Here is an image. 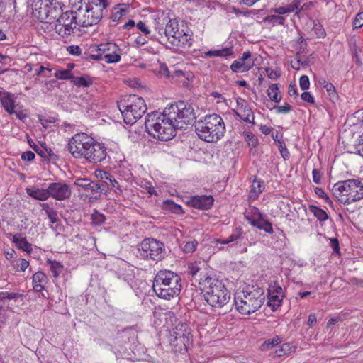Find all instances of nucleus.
<instances>
[{
	"label": "nucleus",
	"instance_id": "obj_1",
	"mask_svg": "<svg viewBox=\"0 0 363 363\" xmlns=\"http://www.w3.org/2000/svg\"><path fill=\"white\" fill-rule=\"evenodd\" d=\"M196 119L191 104L179 101L167 106L163 112L153 111L146 116L145 127L147 133L162 141L171 140L176 130L185 129Z\"/></svg>",
	"mask_w": 363,
	"mask_h": 363
},
{
	"label": "nucleus",
	"instance_id": "obj_2",
	"mask_svg": "<svg viewBox=\"0 0 363 363\" xmlns=\"http://www.w3.org/2000/svg\"><path fill=\"white\" fill-rule=\"evenodd\" d=\"M199 285L205 300L211 307L220 308L228 303L230 293L215 276L203 275L199 279Z\"/></svg>",
	"mask_w": 363,
	"mask_h": 363
},
{
	"label": "nucleus",
	"instance_id": "obj_3",
	"mask_svg": "<svg viewBox=\"0 0 363 363\" xmlns=\"http://www.w3.org/2000/svg\"><path fill=\"white\" fill-rule=\"evenodd\" d=\"M195 131L198 137L207 143H214L220 140L225 133V125L222 117L213 113L195 121Z\"/></svg>",
	"mask_w": 363,
	"mask_h": 363
},
{
	"label": "nucleus",
	"instance_id": "obj_4",
	"mask_svg": "<svg viewBox=\"0 0 363 363\" xmlns=\"http://www.w3.org/2000/svg\"><path fill=\"white\" fill-rule=\"evenodd\" d=\"M152 289L158 297L169 300L179 295L182 279L179 275L172 271L160 270L155 277Z\"/></svg>",
	"mask_w": 363,
	"mask_h": 363
},
{
	"label": "nucleus",
	"instance_id": "obj_5",
	"mask_svg": "<svg viewBox=\"0 0 363 363\" xmlns=\"http://www.w3.org/2000/svg\"><path fill=\"white\" fill-rule=\"evenodd\" d=\"M247 286L245 289L237 292L234 303L236 310L242 315H250L258 311L264 300L263 291L260 289Z\"/></svg>",
	"mask_w": 363,
	"mask_h": 363
},
{
	"label": "nucleus",
	"instance_id": "obj_6",
	"mask_svg": "<svg viewBox=\"0 0 363 363\" xmlns=\"http://www.w3.org/2000/svg\"><path fill=\"white\" fill-rule=\"evenodd\" d=\"M158 33L161 38L164 37L169 43L174 46L181 47L184 49H189L192 45V38L191 31L186 28L183 22L180 26L176 20L169 19L164 28H159Z\"/></svg>",
	"mask_w": 363,
	"mask_h": 363
},
{
	"label": "nucleus",
	"instance_id": "obj_7",
	"mask_svg": "<svg viewBox=\"0 0 363 363\" xmlns=\"http://www.w3.org/2000/svg\"><path fill=\"white\" fill-rule=\"evenodd\" d=\"M118 107L128 125L135 123L147 111L144 99L136 95L125 96L118 103Z\"/></svg>",
	"mask_w": 363,
	"mask_h": 363
},
{
	"label": "nucleus",
	"instance_id": "obj_8",
	"mask_svg": "<svg viewBox=\"0 0 363 363\" xmlns=\"http://www.w3.org/2000/svg\"><path fill=\"white\" fill-rule=\"evenodd\" d=\"M333 194L344 204H350L363 198V184L360 181H340L333 186Z\"/></svg>",
	"mask_w": 363,
	"mask_h": 363
},
{
	"label": "nucleus",
	"instance_id": "obj_9",
	"mask_svg": "<svg viewBox=\"0 0 363 363\" xmlns=\"http://www.w3.org/2000/svg\"><path fill=\"white\" fill-rule=\"evenodd\" d=\"M138 256L144 259L160 261L166 256V250L162 242L152 238H145L138 247Z\"/></svg>",
	"mask_w": 363,
	"mask_h": 363
},
{
	"label": "nucleus",
	"instance_id": "obj_10",
	"mask_svg": "<svg viewBox=\"0 0 363 363\" xmlns=\"http://www.w3.org/2000/svg\"><path fill=\"white\" fill-rule=\"evenodd\" d=\"M96 53L86 54V60H104L107 63H116L121 60L122 50L113 43H106L99 45L95 50Z\"/></svg>",
	"mask_w": 363,
	"mask_h": 363
},
{
	"label": "nucleus",
	"instance_id": "obj_11",
	"mask_svg": "<svg viewBox=\"0 0 363 363\" xmlns=\"http://www.w3.org/2000/svg\"><path fill=\"white\" fill-rule=\"evenodd\" d=\"M34 10L38 13V18L50 25H53L63 14L62 7L58 3L43 4V0H36Z\"/></svg>",
	"mask_w": 363,
	"mask_h": 363
},
{
	"label": "nucleus",
	"instance_id": "obj_12",
	"mask_svg": "<svg viewBox=\"0 0 363 363\" xmlns=\"http://www.w3.org/2000/svg\"><path fill=\"white\" fill-rule=\"evenodd\" d=\"M79 25L77 21V13L72 11H67L64 14L53 24L54 30L62 38H67L77 26Z\"/></svg>",
	"mask_w": 363,
	"mask_h": 363
},
{
	"label": "nucleus",
	"instance_id": "obj_13",
	"mask_svg": "<svg viewBox=\"0 0 363 363\" xmlns=\"http://www.w3.org/2000/svg\"><path fill=\"white\" fill-rule=\"evenodd\" d=\"M94 138L84 133H77L68 143V150L76 159L84 158Z\"/></svg>",
	"mask_w": 363,
	"mask_h": 363
},
{
	"label": "nucleus",
	"instance_id": "obj_14",
	"mask_svg": "<svg viewBox=\"0 0 363 363\" xmlns=\"http://www.w3.org/2000/svg\"><path fill=\"white\" fill-rule=\"evenodd\" d=\"M49 197L57 201H64L71 196L72 188L65 181L52 182L48 185Z\"/></svg>",
	"mask_w": 363,
	"mask_h": 363
},
{
	"label": "nucleus",
	"instance_id": "obj_15",
	"mask_svg": "<svg viewBox=\"0 0 363 363\" xmlns=\"http://www.w3.org/2000/svg\"><path fill=\"white\" fill-rule=\"evenodd\" d=\"M106 156L107 152L105 145L94 139V143H91L84 159L89 163H98L104 161Z\"/></svg>",
	"mask_w": 363,
	"mask_h": 363
},
{
	"label": "nucleus",
	"instance_id": "obj_16",
	"mask_svg": "<svg viewBox=\"0 0 363 363\" xmlns=\"http://www.w3.org/2000/svg\"><path fill=\"white\" fill-rule=\"evenodd\" d=\"M284 298V291L277 282H273L268 287L267 305L272 311L277 310L281 304Z\"/></svg>",
	"mask_w": 363,
	"mask_h": 363
},
{
	"label": "nucleus",
	"instance_id": "obj_17",
	"mask_svg": "<svg viewBox=\"0 0 363 363\" xmlns=\"http://www.w3.org/2000/svg\"><path fill=\"white\" fill-rule=\"evenodd\" d=\"M102 17V9L97 6H89L85 13L83 15V19L79 20V25L82 26H91L96 24Z\"/></svg>",
	"mask_w": 363,
	"mask_h": 363
},
{
	"label": "nucleus",
	"instance_id": "obj_18",
	"mask_svg": "<svg viewBox=\"0 0 363 363\" xmlns=\"http://www.w3.org/2000/svg\"><path fill=\"white\" fill-rule=\"evenodd\" d=\"M254 65L251 59V52H245L237 60H235L230 65V69L234 72H245L249 71Z\"/></svg>",
	"mask_w": 363,
	"mask_h": 363
},
{
	"label": "nucleus",
	"instance_id": "obj_19",
	"mask_svg": "<svg viewBox=\"0 0 363 363\" xmlns=\"http://www.w3.org/2000/svg\"><path fill=\"white\" fill-rule=\"evenodd\" d=\"M213 201L214 199L211 195L193 196L187 201V204L197 209L208 210L211 208Z\"/></svg>",
	"mask_w": 363,
	"mask_h": 363
},
{
	"label": "nucleus",
	"instance_id": "obj_20",
	"mask_svg": "<svg viewBox=\"0 0 363 363\" xmlns=\"http://www.w3.org/2000/svg\"><path fill=\"white\" fill-rule=\"evenodd\" d=\"M95 175L101 182H104L108 186V189H112L117 194H121L123 192L121 186L115 179L114 177L110 173L104 170H96Z\"/></svg>",
	"mask_w": 363,
	"mask_h": 363
},
{
	"label": "nucleus",
	"instance_id": "obj_21",
	"mask_svg": "<svg viewBox=\"0 0 363 363\" xmlns=\"http://www.w3.org/2000/svg\"><path fill=\"white\" fill-rule=\"evenodd\" d=\"M119 268L114 272L118 279L126 282L130 286H133V279L135 278L134 269L126 262H121Z\"/></svg>",
	"mask_w": 363,
	"mask_h": 363
},
{
	"label": "nucleus",
	"instance_id": "obj_22",
	"mask_svg": "<svg viewBox=\"0 0 363 363\" xmlns=\"http://www.w3.org/2000/svg\"><path fill=\"white\" fill-rule=\"evenodd\" d=\"M237 104L240 111V113H237V115L244 121L254 124V113L245 101L240 98L237 100Z\"/></svg>",
	"mask_w": 363,
	"mask_h": 363
},
{
	"label": "nucleus",
	"instance_id": "obj_23",
	"mask_svg": "<svg viewBox=\"0 0 363 363\" xmlns=\"http://www.w3.org/2000/svg\"><path fill=\"white\" fill-rule=\"evenodd\" d=\"M16 97L14 94L0 91V102L4 110L9 114H13L15 108Z\"/></svg>",
	"mask_w": 363,
	"mask_h": 363
},
{
	"label": "nucleus",
	"instance_id": "obj_24",
	"mask_svg": "<svg viewBox=\"0 0 363 363\" xmlns=\"http://www.w3.org/2000/svg\"><path fill=\"white\" fill-rule=\"evenodd\" d=\"M264 215L262 214L258 208L250 206L244 213L245 218L251 225H255Z\"/></svg>",
	"mask_w": 363,
	"mask_h": 363
},
{
	"label": "nucleus",
	"instance_id": "obj_25",
	"mask_svg": "<svg viewBox=\"0 0 363 363\" xmlns=\"http://www.w3.org/2000/svg\"><path fill=\"white\" fill-rule=\"evenodd\" d=\"M264 182L258 179L257 177H255L249 193V200L252 201L257 199L259 194L264 191Z\"/></svg>",
	"mask_w": 363,
	"mask_h": 363
},
{
	"label": "nucleus",
	"instance_id": "obj_26",
	"mask_svg": "<svg viewBox=\"0 0 363 363\" xmlns=\"http://www.w3.org/2000/svg\"><path fill=\"white\" fill-rule=\"evenodd\" d=\"M26 191L28 196L36 200L45 201L49 198L48 187L47 189H40L35 186H30L26 189Z\"/></svg>",
	"mask_w": 363,
	"mask_h": 363
},
{
	"label": "nucleus",
	"instance_id": "obj_27",
	"mask_svg": "<svg viewBox=\"0 0 363 363\" xmlns=\"http://www.w3.org/2000/svg\"><path fill=\"white\" fill-rule=\"evenodd\" d=\"M322 89V93L324 95H327L328 99L335 102L338 99V94L336 91L335 87L330 82L324 81L322 83H319V88Z\"/></svg>",
	"mask_w": 363,
	"mask_h": 363
},
{
	"label": "nucleus",
	"instance_id": "obj_28",
	"mask_svg": "<svg viewBox=\"0 0 363 363\" xmlns=\"http://www.w3.org/2000/svg\"><path fill=\"white\" fill-rule=\"evenodd\" d=\"M74 184L87 192L88 196H94V182L88 178H77Z\"/></svg>",
	"mask_w": 363,
	"mask_h": 363
},
{
	"label": "nucleus",
	"instance_id": "obj_29",
	"mask_svg": "<svg viewBox=\"0 0 363 363\" xmlns=\"http://www.w3.org/2000/svg\"><path fill=\"white\" fill-rule=\"evenodd\" d=\"M48 279L43 272H37L33 275V287L35 291H41L45 288Z\"/></svg>",
	"mask_w": 363,
	"mask_h": 363
},
{
	"label": "nucleus",
	"instance_id": "obj_30",
	"mask_svg": "<svg viewBox=\"0 0 363 363\" xmlns=\"http://www.w3.org/2000/svg\"><path fill=\"white\" fill-rule=\"evenodd\" d=\"M233 54V49L232 47L223 48L221 49L208 50L203 53V57H228Z\"/></svg>",
	"mask_w": 363,
	"mask_h": 363
},
{
	"label": "nucleus",
	"instance_id": "obj_31",
	"mask_svg": "<svg viewBox=\"0 0 363 363\" xmlns=\"http://www.w3.org/2000/svg\"><path fill=\"white\" fill-rule=\"evenodd\" d=\"M129 12V7L125 4H119L112 10L111 20L113 22H118L123 16H125Z\"/></svg>",
	"mask_w": 363,
	"mask_h": 363
},
{
	"label": "nucleus",
	"instance_id": "obj_32",
	"mask_svg": "<svg viewBox=\"0 0 363 363\" xmlns=\"http://www.w3.org/2000/svg\"><path fill=\"white\" fill-rule=\"evenodd\" d=\"M13 242L19 249L23 251L30 252L31 250V245L26 240V238H21L19 234L13 236Z\"/></svg>",
	"mask_w": 363,
	"mask_h": 363
},
{
	"label": "nucleus",
	"instance_id": "obj_33",
	"mask_svg": "<svg viewBox=\"0 0 363 363\" xmlns=\"http://www.w3.org/2000/svg\"><path fill=\"white\" fill-rule=\"evenodd\" d=\"M255 225L253 227H256L259 230H264L265 233L269 234H272L274 232L273 227L272 223H270L267 218V216L264 215L260 220L255 223Z\"/></svg>",
	"mask_w": 363,
	"mask_h": 363
},
{
	"label": "nucleus",
	"instance_id": "obj_34",
	"mask_svg": "<svg viewBox=\"0 0 363 363\" xmlns=\"http://www.w3.org/2000/svg\"><path fill=\"white\" fill-rule=\"evenodd\" d=\"M189 325L186 323H179L174 328V340H172V343L174 344V342H176L175 345H178V340L179 338L182 337V334L186 333V330H188Z\"/></svg>",
	"mask_w": 363,
	"mask_h": 363
},
{
	"label": "nucleus",
	"instance_id": "obj_35",
	"mask_svg": "<svg viewBox=\"0 0 363 363\" xmlns=\"http://www.w3.org/2000/svg\"><path fill=\"white\" fill-rule=\"evenodd\" d=\"M72 83L79 87H89L92 84V80L88 76L74 77L72 79Z\"/></svg>",
	"mask_w": 363,
	"mask_h": 363
},
{
	"label": "nucleus",
	"instance_id": "obj_36",
	"mask_svg": "<svg viewBox=\"0 0 363 363\" xmlns=\"http://www.w3.org/2000/svg\"><path fill=\"white\" fill-rule=\"evenodd\" d=\"M173 77H175L177 80L183 82V84H186V81H191L194 78V74L191 72H184L183 70H175L172 75Z\"/></svg>",
	"mask_w": 363,
	"mask_h": 363
},
{
	"label": "nucleus",
	"instance_id": "obj_37",
	"mask_svg": "<svg viewBox=\"0 0 363 363\" xmlns=\"http://www.w3.org/2000/svg\"><path fill=\"white\" fill-rule=\"evenodd\" d=\"M41 206L48 216L50 223L54 224L58 222V216L56 211L52 208L49 204L46 203H41Z\"/></svg>",
	"mask_w": 363,
	"mask_h": 363
},
{
	"label": "nucleus",
	"instance_id": "obj_38",
	"mask_svg": "<svg viewBox=\"0 0 363 363\" xmlns=\"http://www.w3.org/2000/svg\"><path fill=\"white\" fill-rule=\"evenodd\" d=\"M182 337L179 338L178 340V345H183L184 349L186 350L188 347L191 344L193 338L190 328L186 330V333H182Z\"/></svg>",
	"mask_w": 363,
	"mask_h": 363
},
{
	"label": "nucleus",
	"instance_id": "obj_39",
	"mask_svg": "<svg viewBox=\"0 0 363 363\" xmlns=\"http://www.w3.org/2000/svg\"><path fill=\"white\" fill-rule=\"evenodd\" d=\"M267 95L272 101L276 103H279L281 99L277 84H272L269 86L267 89Z\"/></svg>",
	"mask_w": 363,
	"mask_h": 363
},
{
	"label": "nucleus",
	"instance_id": "obj_40",
	"mask_svg": "<svg viewBox=\"0 0 363 363\" xmlns=\"http://www.w3.org/2000/svg\"><path fill=\"white\" fill-rule=\"evenodd\" d=\"M242 235V231L241 228H236V230L226 239L223 240H217V242L221 244H229L230 242H233L237 241L238 239L241 238Z\"/></svg>",
	"mask_w": 363,
	"mask_h": 363
},
{
	"label": "nucleus",
	"instance_id": "obj_41",
	"mask_svg": "<svg viewBox=\"0 0 363 363\" xmlns=\"http://www.w3.org/2000/svg\"><path fill=\"white\" fill-rule=\"evenodd\" d=\"M264 21L272 26L283 25L284 23L285 18L283 16H279L276 13L266 16L264 19Z\"/></svg>",
	"mask_w": 363,
	"mask_h": 363
},
{
	"label": "nucleus",
	"instance_id": "obj_42",
	"mask_svg": "<svg viewBox=\"0 0 363 363\" xmlns=\"http://www.w3.org/2000/svg\"><path fill=\"white\" fill-rule=\"evenodd\" d=\"M281 342V338L279 336H275L272 339H269L264 341L262 345L261 349L262 350H267L277 347L279 344Z\"/></svg>",
	"mask_w": 363,
	"mask_h": 363
},
{
	"label": "nucleus",
	"instance_id": "obj_43",
	"mask_svg": "<svg viewBox=\"0 0 363 363\" xmlns=\"http://www.w3.org/2000/svg\"><path fill=\"white\" fill-rule=\"evenodd\" d=\"M54 76L58 79H70L72 81L73 74L70 69L57 70Z\"/></svg>",
	"mask_w": 363,
	"mask_h": 363
},
{
	"label": "nucleus",
	"instance_id": "obj_44",
	"mask_svg": "<svg viewBox=\"0 0 363 363\" xmlns=\"http://www.w3.org/2000/svg\"><path fill=\"white\" fill-rule=\"evenodd\" d=\"M291 346L288 343H284L281 345H278L274 350V356L282 357L287 353L290 352Z\"/></svg>",
	"mask_w": 363,
	"mask_h": 363
},
{
	"label": "nucleus",
	"instance_id": "obj_45",
	"mask_svg": "<svg viewBox=\"0 0 363 363\" xmlns=\"http://www.w3.org/2000/svg\"><path fill=\"white\" fill-rule=\"evenodd\" d=\"M197 245L198 242L196 240H191L184 242V245L182 248L185 253H192L196 249Z\"/></svg>",
	"mask_w": 363,
	"mask_h": 363
},
{
	"label": "nucleus",
	"instance_id": "obj_46",
	"mask_svg": "<svg viewBox=\"0 0 363 363\" xmlns=\"http://www.w3.org/2000/svg\"><path fill=\"white\" fill-rule=\"evenodd\" d=\"M318 321L317 316L315 313H311L308 318V320L306 322L307 328L306 329V332L309 335H311V333H313L311 329L316 325Z\"/></svg>",
	"mask_w": 363,
	"mask_h": 363
},
{
	"label": "nucleus",
	"instance_id": "obj_47",
	"mask_svg": "<svg viewBox=\"0 0 363 363\" xmlns=\"http://www.w3.org/2000/svg\"><path fill=\"white\" fill-rule=\"evenodd\" d=\"M22 294L15 293V292H8V291H1L0 292V301H4L6 299H13L16 300L17 298L22 297Z\"/></svg>",
	"mask_w": 363,
	"mask_h": 363
},
{
	"label": "nucleus",
	"instance_id": "obj_48",
	"mask_svg": "<svg viewBox=\"0 0 363 363\" xmlns=\"http://www.w3.org/2000/svg\"><path fill=\"white\" fill-rule=\"evenodd\" d=\"M63 266L58 262L52 261L50 262V271L55 277L59 276L62 272Z\"/></svg>",
	"mask_w": 363,
	"mask_h": 363
},
{
	"label": "nucleus",
	"instance_id": "obj_49",
	"mask_svg": "<svg viewBox=\"0 0 363 363\" xmlns=\"http://www.w3.org/2000/svg\"><path fill=\"white\" fill-rule=\"evenodd\" d=\"M28 142L30 146L35 150V152L42 157H45L46 150H44V147H40L36 145L30 138L28 139Z\"/></svg>",
	"mask_w": 363,
	"mask_h": 363
},
{
	"label": "nucleus",
	"instance_id": "obj_50",
	"mask_svg": "<svg viewBox=\"0 0 363 363\" xmlns=\"http://www.w3.org/2000/svg\"><path fill=\"white\" fill-rule=\"evenodd\" d=\"M165 203L167 205V207L173 213L177 214H180L182 213V208L180 205L176 204L172 201H167Z\"/></svg>",
	"mask_w": 363,
	"mask_h": 363
},
{
	"label": "nucleus",
	"instance_id": "obj_51",
	"mask_svg": "<svg viewBox=\"0 0 363 363\" xmlns=\"http://www.w3.org/2000/svg\"><path fill=\"white\" fill-rule=\"evenodd\" d=\"M94 195L97 193L104 194L108 190V186L104 182H102L101 181L99 183L94 182Z\"/></svg>",
	"mask_w": 363,
	"mask_h": 363
},
{
	"label": "nucleus",
	"instance_id": "obj_52",
	"mask_svg": "<svg viewBox=\"0 0 363 363\" xmlns=\"http://www.w3.org/2000/svg\"><path fill=\"white\" fill-rule=\"evenodd\" d=\"M354 147L358 155L363 157V133L359 136L354 144Z\"/></svg>",
	"mask_w": 363,
	"mask_h": 363
},
{
	"label": "nucleus",
	"instance_id": "obj_53",
	"mask_svg": "<svg viewBox=\"0 0 363 363\" xmlns=\"http://www.w3.org/2000/svg\"><path fill=\"white\" fill-rule=\"evenodd\" d=\"M363 26V11L358 13L353 21L354 28H359Z\"/></svg>",
	"mask_w": 363,
	"mask_h": 363
},
{
	"label": "nucleus",
	"instance_id": "obj_54",
	"mask_svg": "<svg viewBox=\"0 0 363 363\" xmlns=\"http://www.w3.org/2000/svg\"><path fill=\"white\" fill-rule=\"evenodd\" d=\"M325 239L329 241L330 246L333 248V252L336 253L340 252V247H339V242L338 240L336 238H326Z\"/></svg>",
	"mask_w": 363,
	"mask_h": 363
},
{
	"label": "nucleus",
	"instance_id": "obj_55",
	"mask_svg": "<svg viewBox=\"0 0 363 363\" xmlns=\"http://www.w3.org/2000/svg\"><path fill=\"white\" fill-rule=\"evenodd\" d=\"M93 223L96 225H101L105 223L106 217L101 213H94L92 215Z\"/></svg>",
	"mask_w": 363,
	"mask_h": 363
},
{
	"label": "nucleus",
	"instance_id": "obj_56",
	"mask_svg": "<svg viewBox=\"0 0 363 363\" xmlns=\"http://www.w3.org/2000/svg\"><path fill=\"white\" fill-rule=\"evenodd\" d=\"M301 6V1L299 0H294L292 3L285 6L287 13H291Z\"/></svg>",
	"mask_w": 363,
	"mask_h": 363
},
{
	"label": "nucleus",
	"instance_id": "obj_57",
	"mask_svg": "<svg viewBox=\"0 0 363 363\" xmlns=\"http://www.w3.org/2000/svg\"><path fill=\"white\" fill-rule=\"evenodd\" d=\"M300 87L303 90H306L309 88L310 82L309 79L306 75H302L299 81Z\"/></svg>",
	"mask_w": 363,
	"mask_h": 363
},
{
	"label": "nucleus",
	"instance_id": "obj_58",
	"mask_svg": "<svg viewBox=\"0 0 363 363\" xmlns=\"http://www.w3.org/2000/svg\"><path fill=\"white\" fill-rule=\"evenodd\" d=\"M274 108L278 113H287L291 110V106L286 104L284 106H275Z\"/></svg>",
	"mask_w": 363,
	"mask_h": 363
},
{
	"label": "nucleus",
	"instance_id": "obj_59",
	"mask_svg": "<svg viewBox=\"0 0 363 363\" xmlns=\"http://www.w3.org/2000/svg\"><path fill=\"white\" fill-rule=\"evenodd\" d=\"M13 113H14L16 118L21 121H23L28 116L27 111L22 108H18L16 110L14 109V112H13Z\"/></svg>",
	"mask_w": 363,
	"mask_h": 363
},
{
	"label": "nucleus",
	"instance_id": "obj_60",
	"mask_svg": "<svg viewBox=\"0 0 363 363\" xmlns=\"http://www.w3.org/2000/svg\"><path fill=\"white\" fill-rule=\"evenodd\" d=\"M137 28L141 31L143 32L145 35H148L150 34V29L148 28V27L147 26V25L143 22V21H139L137 25H136Z\"/></svg>",
	"mask_w": 363,
	"mask_h": 363
},
{
	"label": "nucleus",
	"instance_id": "obj_61",
	"mask_svg": "<svg viewBox=\"0 0 363 363\" xmlns=\"http://www.w3.org/2000/svg\"><path fill=\"white\" fill-rule=\"evenodd\" d=\"M67 50L73 55H79L82 52L81 48L78 45H70L67 47Z\"/></svg>",
	"mask_w": 363,
	"mask_h": 363
},
{
	"label": "nucleus",
	"instance_id": "obj_62",
	"mask_svg": "<svg viewBox=\"0 0 363 363\" xmlns=\"http://www.w3.org/2000/svg\"><path fill=\"white\" fill-rule=\"evenodd\" d=\"M35 154L32 151H26L21 155V159L24 161H33L35 159Z\"/></svg>",
	"mask_w": 363,
	"mask_h": 363
},
{
	"label": "nucleus",
	"instance_id": "obj_63",
	"mask_svg": "<svg viewBox=\"0 0 363 363\" xmlns=\"http://www.w3.org/2000/svg\"><path fill=\"white\" fill-rule=\"evenodd\" d=\"M319 198L323 199L325 203L332 206V201L328 194L320 188H319Z\"/></svg>",
	"mask_w": 363,
	"mask_h": 363
},
{
	"label": "nucleus",
	"instance_id": "obj_64",
	"mask_svg": "<svg viewBox=\"0 0 363 363\" xmlns=\"http://www.w3.org/2000/svg\"><path fill=\"white\" fill-rule=\"evenodd\" d=\"M301 99L306 102L311 103V104H315V100L313 96L309 92H303L301 94Z\"/></svg>",
	"mask_w": 363,
	"mask_h": 363
}]
</instances>
